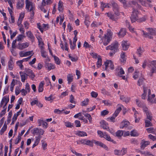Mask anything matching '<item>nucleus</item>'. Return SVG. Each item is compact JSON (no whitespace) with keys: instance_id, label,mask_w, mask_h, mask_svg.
<instances>
[{"instance_id":"b1692460","label":"nucleus","mask_w":156,"mask_h":156,"mask_svg":"<svg viewBox=\"0 0 156 156\" xmlns=\"http://www.w3.org/2000/svg\"><path fill=\"white\" fill-rule=\"evenodd\" d=\"M76 134L80 137L87 136V134L86 132L84 131H77Z\"/></svg>"},{"instance_id":"aec40b11","label":"nucleus","mask_w":156,"mask_h":156,"mask_svg":"<svg viewBox=\"0 0 156 156\" xmlns=\"http://www.w3.org/2000/svg\"><path fill=\"white\" fill-rule=\"evenodd\" d=\"M24 5V2L23 0L18 1L16 5V7L18 9H20L23 7Z\"/></svg>"},{"instance_id":"f704fd0d","label":"nucleus","mask_w":156,"mask_h":156,"mask_svg":"<svg viewBox=\"0 0 156 156\" xmlns=\"http://www.w3.org/2000/svg\"><path fill=\"white\" fill-rule=\"evenodd\" d=\"M98 60L97 63V67L98 68L99 67L102 65V59L100 55H98Z\"/></svg>"},{"instance_id":"9b49d317","label":"nucleus","mask_w":156,"mask_h":156,"mask_svg":"<svg viewBox=\"0 0 156 156\" xmlns=\"http://www.w3.org/2000/svg\"><path fill=\"white\" fill-rule=\"evenodd\" d=\"M105 66L106 70H107V67H110L112 69H114V66L113 64L112 61L111 60H107L105 63Z\"/></svg>"},{"instance_id":"39448f33","label":"nucleus","mask_w":156,"mask_h":156,"mask_svg":"<svg viewBox=\"0 0 156 156\" xmlns=\"http://www.w3.org/2000/svg\"><path fill=\"white\" fill-rule=\"evenodd\" d=\"M26 8L27 10L31 12L33 10H35V6L33 3L29 0H26Z\"/></svg>"},{"instance_id":"09e8293b","label":"nucleus","mask_w":156,"mask_h":156,"mask_svg":"<svg viewBox=\"0 0 156 156\" xmlns=\"http://www.w3.org/2000/svg\"><path fill=\"white\" fill-rule=\"evenodd\" d=\"M89 100L88 98H87L86 100L83 101L82 102V104L81 105L82 106H85L88 105Z\"/></svg>"},{"instance_id":"bb28decb","label":"nucleus","mask_w":156,"mask_h":156,"mask_svg":"<svg viewBox=\"0 0 156 156\" xmlns=\"http://www.w3.org/2000/svg\"><path fill=\"white\" fill-rule=\"evenodd\" d=\"M156 66V60H153L152 61H149L148 63L147 64V66L149 68H150L151 66Z\"/></svg>"},{"instance_id":"864d4df0","label":"nucleus","mask_w":156,"mask_h":156,"mask_svg":"<svg viewBox=\"0 0 156 156\" xmlns=\"http://www.w3.org/2000/svg\"><path fill=\"white\" fill-rule=\"evenodd\" d=\"M23 62V60L19 61L17 62V64L20 66V68L22 69L23 68V66L22 65V63Z\"/></svg>"},{"instance_id":"680f3d73","label":"nucleus","mask_w":156,"mask_h":156,"mask_svg":"<svg viewBox=\"0 0 156 156\" xmlns=\"http://www.w3.org/2000/svg\"><path fill=\"white\" fill-rule=\"evenodd\" d=\"M45 80L46 82L47 85V86H48L49 85V84H50V85L51 86H52V85L51 83V82H50V80L49 78H48V77L45 78Z\"/></svg>"},{"instance_id":"49530a36","label":"nucleus","mask_w":156,"mask_h":156,"mask_svg":"<svg viewBox=\"0 0 156 156\" xmlns=\"http://www.w3.org/2000/svg\"><path fill=\"white\" fill-rule=\"evenodd\" d=\"M52 57H54V59L56 63L58 65L60 64V60L59 58L57 57L55 55H52Z\"/></svg>"},{"instance_id":"423d86ee","label":"nucleus","mask_w":156,"mask_h":156,"mask_svg":"<svg viewBox=\"0 0 156 156\" xmlns=\"http://www.w3.org/2000/svg\"><path fill=\"white\" fill-rule=\"evenodd\" d=\"M31 131L33 134L38 135L39 136L43 135L44 132L43 129L38 128H34Z\"/></svg>"},{"instance_id":"f257e3e1","label":"nucleus","mask_w":156,"mask_h":156,"mask_svg":"<svg viewBox=\"0 0 156 156\" xmlns=\"http://www.w3.org/2000/svg\"><path fill=\"white\" fill-rule=\"evenodd\" d=\"M111 5L113 7V10L116 16H115L114 15L112 14L111 13H106L105 14H107L108 16L112 20L115 21L118 19L117 16L120 15L119 12V7L117 4L114 1L112 0L110 2Z\"/></svg>"},{"instance_id":"412c9836","label":"nucleus","mask_w":156,"mask_h":156,"mask_svg":"<svg viewBox=\"0 0 156 156\" xmlns=\"http://www.w3.org/2000/svg\"><path fill=\"white\" fill-rule=\"evenodd\" d=\"M100 123L101 124V126L104 129H109V127L108 126V124L104 120H102Z\"/></svg>"},{"instance_id":"473e14b6","label":"nucleus","mask_w":156,"mask_h":156,"mask_svg":"<svg viewBox=\"0 0 156 156\" xmlns=\"http://www.w3.org/2000/svg\"><path fill=\"white\" fill-rule=\"evenodd\" d=\"M120 99L126 103H128L129 101V98H126L122 95L120 96Z\"/></svg>"},{"instance_id":"cd10ccee","label":"nucleus","mask_w":156,"mask_h":156,"mask_svg":"<svg viewBox=\"0 0 156 156\" xmlns=\"http://www.w3.org/2000/svg\"><path fill=\"white\" fill-rule=\"evenodd\" d=\"M151 69V72L148 73L150 76H152L154 73H156V66H151L150 68Z\"/></svg>"},{"instance_id":"2f4dec72","label":"nucleus","mask_w":156,"mask_h":156,"mask_svg":"<svg viewBox=\"0 0 156 156\" xmlns=\"http://www.w3.org/2000/svg\"><path fill=\"white\" fill-rule=\"evenodd\" d=\"M144 93L147 94V92L148 95L151 94V90L148 87L145 86L143 87Z\"/></svg>"},{"instance_id":"a878e982","label":"nucleus","mask_w":156,"mask_h":156,"mask_svg":"<svg viewBox=\"0 0 156 156\" xmlns=\"http://www.w3.org/2000/svg\"><path fill=\"white\" fill-rule=\"evenodd\" d=\"M44 85V82L43 81L41 82L39 84L38 88V91L39 92H41L43 91Z\"/></svg>"},{"instance_id":"0e129e2a","label":"nucleus","mask_w":156,"mask_h":156,"mask_svg":"<svg viewBox=\"0 0 156 156\" xmlns=\"http://www.w3.org/2000/svg\"><path fill=\"white\" fill-rule=\"evenodd\" d=\"M101 7L106 8L107 7L108 8H110V5L108 4L103 3L102 2H101Z\"/></svg>"},{"instance_id":"c9c22d12","label":"nucleus","mask_w":156,"mask_h":156,"mask_svg":"<svg viewBox=\"0 0 156 156\" xmlns=\"http://www.w3.org/2000/svg\"><path fill=\"white\" fill-rule=\"evenodd\" d=\"M5 123L2 128L1 129L0 131V133L1 135H2L4 133L6 130L7 128V126Z\"/></svg>"},{"instance_id":"58836bf2","label":"nucleus","mask_w":156,"mask_h":156,"mask_svg":"<svg viewBox=\"0 0 156 156\" xmlns=\"http://www.w3.org/2000/svg\"><path fill=\"white\" fill-rule=\"evenodd\" d=\"M94 140L90 141L89 140H86L85 145H87L90 147H92L94 145Z\"/></svg>"},{"instance_id":"c03bdc74","label":"nucleus","mask_w":156,"mask_h":156,"mask_svg":"<svg viewBox=\"0 0 156 156\" xmlns=\"http://www.w3.org/2000/svg\"><path fill=\"white\" fill-rule=\"evenodd\" d=\"M123 135V131L122 130H119L116 133V135L118 137H120Z\"/></svg>"},{"instance_id":"f03ea898","label":"nucleus","mask_w":156,"mask_h":156,"mask_svg":"<svg viewBox=\"0 0 156 156\" xmlns=\"http://www.w3.org/2000/svg\"><path fill=\"white\" fill-rule=\"evenodd\" d=\"M138 2L141 4V5L144 7H147L146 4L147 3L145 0H132L129 2V4H132L134 5L137 9H142L143 8Z\"/></svg>"},{"instance_id":"8fccbe9b","label":"nucleus","mask_w":156,"mask_h":156,"mask_svg":"<svg viewBox=\"0 0 156 156\" xmlns=\"http://www.w3.org/2000/svg\"><path fill=\"white\" fill-rule=\"evenodd\" d=\"M25 37V36L24 35L20 34L17 37V40H16L18 41H20Z\"/></svg>"},{"instance_id":"4468645a","label":"nucleus","mask_w":156,"mask_h":156,"mask_svg":"<svg viewBox=\"0 0 156 156\" xmlns=\"http://www.w3.org/2000/svg\"><path fill=\"white\" fill-rule=\"evenodd\" d=\"M122 45L123 50L126 51L128 49L129 45L127 41H123L122 42Z\"/></svg>"},{"instance_id":"a211bd4d","label":"nucleus","mask_w":156,"mask_h":156,"mask_svg":"<svg viewBox=\"0 0 156 156\" xmlns=\"http://www.w3.org/2000/svg\"><path fill=\"white\" fill-rule=\"evenodd\" d=\"M2 100L3 101V104L5 103V105L3 107L4 109H6L7 107L6 105L9 101V98L8 96H4L2 99Z\"/></svg>"},{"instance_id":"de8ad7c7","label":"nucleus","mask_w":156,"mask_h":156,"mask_svg":"<svg viewBox=\"0 0 156 156\" xmlns=\"http://www.w3.org/2000/svg\"><path fill=\"white\" fill-rule=\"evenodd\" d=\"M41 56L44 58H46L47 55L46 52L44 51V49L41 50Z\"/></svg>"},{"instance_id":"69168bd1","label":"nucleus","mask_w":156,"mask_h":156,"mask_svg":"<svg viewBox=\"0 0 156 156\" xmlns=\"http://www.w3.org/2000/svg\"><path fill=\"white\" fill-rule=\"evenodd\" d=\"M25 90L27 91L28 92H30V87L29 84L28 83H26L25 86Z\"/></svg>"},{"instance_id":"a19ab883","label":"nucleus","mask_w":156,"mask_h":156,"mask_svg":"<svg viewBox=\"0 0 156 156\" xmlns=\"http://www.w3.org/2000/svg\"><path fill=\"white\" fill-rule=\"evenodd\" d=\"M136 105L139 107H142L144 105V103L140 101L138 99H136Z\"/></svg>"},{"instance_id":"6e6552de","label":"nucleus","mask_w":156,"mask_h":156,"mask_svg":"<svg viewBox=\"0 0 156 156\" xmlns=\"http://www.w3.org/2000/svg\"><path fill=\"white\" fill-rule=\"evenodd\" d=\"M127 152V149L123 148L121 150H114V153L115 154L117 155H123Z\"/></svg>"},{"instance_id":"5fc2aeb1","label":"nucleus","mask_w":156,"mask_h":156,"mask_svg":"<svg viewBox=\"0 0 156 156\" xmlns=\"http://www.w3.org/2000/svg\"><path fill=\"white\" fill-rule=\"evenodd\" d=\"M69 102L71 103L75 104L76 102L74 101V98L73 95L71 94L70 96Z\"/></svg>"},{"instance_id":"e2e57ef3","label":"nucleus","mask_w":156,"mask_h":156,"mask_svg":"<svg viewBox=\"0 0 156 156\" xmlns=\"http://www.w3.org/2000/svg\"><path fill=\"white\" fill-rule=\"evenodd\" d=\"M21 139V137L19 135H18L17 138L15 140V143L16 144H17L20 141Z\"/></svg>"},{"instance_id":"4d7b16f0","label":"nucleus","mask_w":156,"mask_h":156,"mask_svg":"<svg viewBox=\"0 0 156 156\" xmlns=\"http://www.w3.org/2000/svg\"><path fill=\"white\" fill-rule=\"evenodd\" d=\"M130 135L132 136H138L136 130H134L130 132Z\"/></svg>"},{"instance_id":"e433bc0d","label":"nucleus","mask_w":156,"mask_h":156,"mask_svg":"<svg viewBox=\"0 0 156 156\" xmlns=\"http://www.w3.org/2000/svg\"><path fill=\"white\" fill-rule=\"evenodd\" d=\"M46 4H47L46 3V1L45 2V0H43V1L42 2V6L40 7V9L44 13L46 12V10L45 9L43 8V6L45 5Z\"/></svg>"},{"instance_id":"4c0bfd02","label":"nucleus","mask_w":156,"mask_h":156,"mask_svg":"<svg viewBox=\"0 0 156 156\" xmlns=\"http://www.w3.org/2000/svg\"><path fill=\"white\" fill-rule=\"evenodd\" d=\"M63 2L61 1H60L58 3V9L59 11L61 12L63 10Z\"/></svg>"},{"instance_id":"7ed1b4c3","label":"nucleus","mask_w":156,"mask_h":156,"mask_svg":"<svg viewBox=\"0 0 156 156\" xmlns=\"http://www.w3.org/2000/svg\"><path fill=\"white\" fill-rule=\"evenodd\" d=\"M112 33L110 29H108L106 34H105L104 37H103L102 40L104 45L106 46L110 42L112 38Z\"/></svg>"},{"instance_id":"f8f14e48","label":"nucleus","mask_w":156,"mask_h":156,"mask_svg":"<svg viewBox=\"0 0 156 156\" xmlns=\"http://www.w3.org/2000/svg\"><path fill=\"white\" fill-rule=\"evenodd\" d=\"M29 45L28 42L23 43L22 44H18L17 48L20 50H23L27 47Z\"/></svg>"},{"instance_id":"338daca9","label":"nucleus","mask_w":156,"mask_h":156,"mask_svg":"<svg viewBox=\"0 0 156 156\" xmlns=\"http://www.w3.org/2000/svg\"><path fill=\"white\" fill-rule=\"evenodd\" d=\"M49 28L48 25V24H43L42 26V28L44 30V29H45L46 30H48Z\"/></svg>"},{"instance_id":"0eeeda50","label":"nucleus","mask_w":156,"mask_h":156,"mask_svg":"<svg viewBox=\"0 0 156 156\" xmlns=\"http://www.w3.org/2000/svg\"><path fill=\"white\" fill-rule=\"evenodd\" d=\"M118 47V43L117 42H115L111 45L108 46L106 48L107 50H113L115 52H116L117 51V48Z\"/></svg>"},{"instance_id":"f3484780","label":"nucleus","mask_w":156,"mask_h":156,"mask_svg":"<svg viewBox=\"0 0 156 156\" xmlns=\"http://www.w3.org/2000/svg\"><path fill=\"white\" fill-rule=\"evenodd\" d=\"M150 143L148 141H144L142 140L140 144L141 149L142 150H144L147 146Z\"/></svg>"},{"instance_id":"7c9ffc66","label":"nucleus","mask_w":156,"mask_h":156,"mask_svg":"<svg viewBox=\"0 0 156 156\" xmlns=\"http://www.w3.org/2000/svg\"><path fill=\"white\" fill-rule=\"evenodd\" d=\"M103 137L108 141L112 142L114 141V140L112 139L110 136L108 135L106 133H105Z\"/></svg>"},{"instance_id":"ea45409f","label":"nucleus","mask_w":156,"mask_h":156,"mask_svg":"<svg viewBox=\"0 0 156 156\" xmlns=\"http://www.w3.org/2000/svg\"><path fill=\"white\" fill-rule=\"evenodd\" d=\"M144 51L143 49L141 47H139V48L137 49L136 51V53L138 55L139 57H140L142 55V53Z\"/></svg>"},{"instance_id":"a18cd8bd","label":"nucleus","mask_w":156,"mask_h":156,"mask_svg":"<svg viewBox=\"0 0 156 156\" xmlns=\"http://www.w3.org/2000/svg\"><path fill=\"white\" fill-rule=\"evenodd\" d=\"M150 121H151L150 120H147V119L145 120L146 127H148L152 126V124L150 122Z\"/></svg>"},{"instance_id":"774afa93","label":"nucleus","mask_w":156,"mask_h":156,"mask_svg":"<svg viewBox=\"0 0 156 156\" xmlns=\"http://www.w3.org/2000/svg\"><path fill=\"white\" fill-rule=\"evenodd\" d=\"M148 137L150 139L152 140L153 141H154L156 140V136H154L151 134L149 135Z\"/></svg>"},{"instance_id":"13d9d810","label":"nucleus","mask_w":156,"mask_h":156,"mask_svg":"<svg viewBox=\"0 0 156 156\" xmlns=\"http://www.w3.org/2000/svg\"><path fill=\"white\" fill-rule=\"evenodd\" d=\"M25 71L26 73V74L27 76H28L29 75H30V74L32 72V71L31 70L29 69H27V68L25 69Z\"/></svg>"},{"instance_id":"4be33fe9","label":"nucleus","mask_w":156,"mask_h":156,"mask_svg":"<svg viewBox=\"0 0 156 156\" xmlns=\"http://www.w3.org/2000/svg\"><path fill=\"white\" fill-rule=\"evenodd\" d=\"M20 74L21 77V81L23 82H25V80L27 79V76L26 73L23 72H20Z\"/></svg>"},{"instance_id":"c756f323","label":"nucleus","mask_w":156,"mask_h":156,"mask_svg":"<svg viewBox=\"0 0 156 156\" xmlns=\"http://www.w3.org/2000/svg\"><path fill=\"white\" fill-rule=\"evenodd\" d=\"M149 31V34L151 35H156V30L155 29L152 28H148L147 29Z\"/></svg>"},{"instance_id":"393cba45","label":"nucleus","mask_w":156,"mask_h":156,"mask_svg":"<svg viewBox=\"0 0 156 156\" xmlns=\"http://www.w3.org/2000/svg\"><path fill=\"white\" fill-rule=\"evenodd\" d=\"M120 57L121 58L120 59V60L121 62L123 63H125L126 58V55L125 54V53L122 51V52L120 55Z\"/></svg>"},{"instance_id":"37998d69","label":"nucleus","mask_w":156,"mask_h":156,"mask_svg":"<svg viewBox=\"0 0 156 156\" xmlns=\"http://www.w3.org/2000/svg\"><path fill=\"white\" fill-rule=\"evenodd\" d=\"M144 80V79L143 77H142L140 78L138 81V85L139 86H140L141 85H142Z\"/></svg>"},{"instance_id":"79ce46f5","label":"nucleus","mask_w":156,"mask_h":156,"mask_svg":"<svg viewBox=\"0 0 156 156\" xmlns=\"http://www.w3.org/2000/svg\"><path fill=\"white\" fill-rule=\"evenodd\" d=\"M16 41L17 40H14L12 43V49L11 50V52H12V51L14 50V49H15L16 47Z\"/></svg>"},{"instance_id":"ddd939ff","label":"nucleus","mask_w":156,"mask_h":156,"mask_svg":"<svg viewBox=\"0 0 156 156\" xmlns=\"http://www.w3.org/2000/svg\"><path fill=\"white\" fill-rule=\"evenodd\" d=\"M44 66L45 68H47L48 71L54 69L55 68V65L48 62L45 63Z\"/></svg>"},{"instance_id":"c85d7f7f","label":"nucleus","mask_w":156,"mask_h":156,"mask_svg":"<svg viewBox=\"0 0 156 156\" xmlns=\"http://www.w3.org/2000/svg\"><path fill=\"white\" fill-rule=\"evenodd\" d=\"M120 106L115 111V112L113 115H115V117H117L119 113V112L122 110L121 107H123L122 105H119Z\"/></svg>"},{"instance_id":"5701e85b","label":"nucleus","mask_w":156,"mask_h":156,"mask_svg":"<svg viewBox=\"0 0 156 156\" xmlns=\"http://www.w3.org/2000/svg\"><path fill=\"white\" fill-rule=\"evenodd\" d=\"M129 123L128 121H123L121 123L120 128L123 129L124 128H126L129 125Z\"/></svg>"},{"instance_id":"6e6d98bb","label":"nucleus","mask_w":156,"mask_h":156,"mask_svg":"<svg viewBox=\"0 0 156 156\" xmlns=\"http://www.w3.org/2000/svg\"><path fill=\"white\" fill-rule=\"evenodd\" d=\"M65 126L67 127L72 128L73 126L71 123L69 122H65Z\"/></svg>"},{"instance_id":"bf43d9fd","label":"nucleus","mask_w":156,"mask_h":156,"mask_svg":"<svg viewBox=\"0 0 156 156\" xmlns=\"http://www.w3.org/2000/svg\"><path fill=\"white\" fill-rule=\"evenodd\" d=\"M20 92L21 93L22 95L23 96H25L27 93V91L24 89H22Z\"/></svg>"},{"instance_id":"3c124183","label":"nucleus","mask_w":156,"mask_h":156,"mask_svg":"<svg viewBox=\"0 0 156 156\" xmlns=\"http://www.w3.org/2000/svg\"><path fill=\"white\" fill-rule=\"evenodd\" d=\"M67 80L68 81V83H70L72 81L73 79V76H72L69 74L67 76Z\"/></svg>"},{"instance_id":"20e7f679","label":"nucleus","mask_w":156,"mask_h":156,"mask_svg":"<svg viewBox=\"0 0 156 156\" xmlns=\"http://www.w3.org/2000/svg\"><path fill=\"white\" fill-rule=\"evenodd\" d=\"M132 12L130 17V19L132 23L135 22L137 20L138 18L139 12L135 6H132Z\"/></svg>"},{"instance_id":"2eb2a0df","label":"nucleus","mask_w":156,"mask_h":156,"mask_svg":"<svg viewBox=\"0 0 156 156\" xmlns=\"http://www.w3.org/2000/svg\"><path fill=\"white\" fill-rule=\"evenodd\" d=\"M33 51H27L25 52L21 51L19 53V54L21 57H26L32 54L33 53Z\"/></svg>"},{"instance_id":"6ab92c4d","label":"nucleus","mask_w":156,"mask_h":156,"mask_svg":"<svg viewBox=\"0 0 156 156\" xmlns=\"http://www.w3.org/2000/svg\"><path fill=\"white\" fill-rule=\"evenodd\" d=\"M26 34L27 37L30 38V40L32 42L34 41L35 37L31 31H29L26 32Z\"/></svg>"},{"instance_id":"dca6fc26","label":"nucleus","mask_w":156,"mask_h":156,"mask_svg":"<svg viewBox=\"0 0 156 156\" xmlns=\"http://www.w3.org/2000/svg\"><path fill=\"white\" fill-rule=\"evenodd\" d=\"M126 29L122 28L120 29L119 32L118 34V35L120 37H123L126 34Z\"/></svg>"},{"instance_id":"052dcab7","label":"nucleus","mask_w":156,"mask_h":156,"mask_svg":"<svg viewBox=\"0 0 156 156\" xmlns=\"http://www.w3.org/2000/svg\"><path fill=\"white\" fill-rule=\"evenodd\" d=\"M101 24V23H98L94 21L92 23L91 26L92 27H97L98 25H100Z\"/></svg>"},{"instance_id":"1a4fd4ad","label":"nucleus","mask_w":156,"mask_h":156,"mask_svg":"<svg viewBox=\"0 0 156 156\" xmlns=\"http://www.w3.org/2000/svg\"><path fill=\"white\" fill-rule=\"evenodd\" d=\"M94 143L96 145L100 146L107 151H108L109 150V149L108 147L103 143L100 141H97L94 140Z\"/></svg>"},{"instance_id":"9d476101","label":"nucleus","mask_w":156,"mask_h":156,"mask_svg":"<svg viewBox=\"0 0 156 156\" xmlns=\"http://www.w3.org/2000/svg\"><path fill=\"white\" fill-rule=\"evenodd\" d=\"M124 73L125 72L122 68L120 66H118L115 69V74L118 76L124 74Z\"/></svg>"},{"instance_id":"72a5a7b5","label":"nucleus","mask_w":156,"mask_h":156,"mask_svg":"<svg viewBox=\"0 0 156 156\" xmlns=\"http://www.w3.org/2000/svg\"><path fill=\"white\" fill-rule=\"evenodd\" d=\"M13 62L12 59L11 58L8 62V66L9 69L12 70L13 68Z\"/></svg>"},{"instance_id":"603ef678","label":"nucleus","mask_w":156,"mask_h":156,"mask_svg":"<svg viewBox=\"0 0 156 156\" xmlns=\"http://www.w3.org/2000/svg\"><path fill=\"white\" fill-rule=\"evenodd\" d=\"M147 119H148L150 121H151L152 119V114L150 112H148L147 113H146Z\"/></svg>"}]
</instances>
